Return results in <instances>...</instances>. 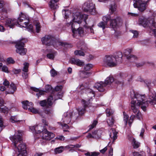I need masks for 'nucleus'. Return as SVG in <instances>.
<instances>
[{
	"label": "nucleus",
	"instance_id": "1",
	"mask_svg": "<svg viewBox=\"0 0 156 156\" xmlns=\"http://www.w3.org/2000/svg\"><path fill=\"white\" fill-rule=\"evenodd\" d=\"M134 97L135 99L132 100L131 105V111H132L135 115H131L129 121V126H130L133 122L134 118L136 117L139 120L142 119V115L140 112L138 110V108L141 105V108L143 110L145 111L146 110V108L148 106V103L149 100L145 101L146 98L144 95H142L139 94L134 93Z\"/></svg>",
	"mask_w": 156,
	"mask_h": 156
},
{
	"label": "nucleus",
	"instance_id": "2",
	"mask_svg": "<svg viewBox=\"0 0 156 156\" xmlns=\"http://www.w3.org/2000/svg\"><path fill=\"white\" fill-rule=\"evenodd\" d=\"M132 76L131 74H128L126 73H121L120 76L117 80H114L112 76H109L105 80V82H100L99 83H96L95 87L100 92H103L105 90L104 87L108 84H110L113 81L117 84L123 85L124 80L129 82L132 80Z\"/></svg>",
	"mask_w": 156,
	"mask_h": 156
},
{
	"label": "nucleus",
	"instance_id": "3",
	"mask_svg": "<svg viewBox=\"0 0 156 156\" xmlns=\"http://www.w3.org/2000/svg\"><path fill=\"white\" fill-rule=\"evenodd\" d=\"M87 18L88 15L81 14L80 12H77L73 13L72 22L67 23V25L68 27L71 26L73 37H76L75 35L77 33L80 36L83 35L84 31L83 29L81 27L76 28L75 25L77 23H80L83 20L87 24L86 20Z\"/></svg>",
	"mask_w": 156,
	"mask_h": 156
},
{
	"label": "nucleus",
	"instance_id": "4",
	"mask_svg": "<svg viewBox=\"0 0 156 156\" xmlns=\"http://www.w3.org/2000/svg\"><path fill=\"white\" fill-rule=\"evenodd\" d=\"M21 136V132L18 130L17 133H16L14 136L10 137V138L18 149L19 153L17 156H27L26 144L22 141Z\"/></svg>",
	"mask_w": 156,
	"mask_h": 156
},
{
	"label": "nucleus",
	"instance_id": "5",
	"mask_svg": "<svg viewBox=\"0 0 156 156\" xmlns=\"http://www.w3.org/2000/svg\"><path fill=\"white\" fill-rule=\"evenodd\" d=\"M119 64V60L112 55H106L103 59V65L106 67H112Z\"/></svg>",
	"mask_w": 156,
	"mask_h": 156
},
{
	"label": "nucleus",
	"instance_id": "6",
	"mask_svg": "<svg viewBox=\"0 0 156 156\" xmlns=\"http://www.w3.org/2000/svg\"><path fill=\"white\" fill-rule=\"evenodd\" d=\"M83 9L84 11L92 15L95 14L96 12L95 4L92 0H89L85 2L83 5Z\"/></svg>",
	"mask_w": 156,
	"mask_h": 156
},
{
	"label": "nucleus",
	"instance_id": "7",
	"mask_svg": "<svg viewBox=\"0 0 156 156\" xmlns=\"http://www.w3.org/2000/svg\"><path fill=\"white\" fill-rule=\"evenodd\" d=\"M87 92L88 93L87 95L89 97H90V99H89V101H87L83 100H82L84 107L82 108L80 107L78 108L77 110L79 115H82L84 113L85 111V108L87 107L88 105L90 104V102L89 101L92 100V98L94 96V92L92 90L90 89H88Z\"/></svg>",
	"mask_w": 156,
	"mask_h": 156
},
{
	"label": "nucleus",
	"instance_id": "8",
	"mask_svg": "<svg viewBox=\"0 0 156 156\" xmlns=\"http://www.w3.org/2000/svg\"><path fill=\"white\" fill-rule=\"evenodd\" d=\"M26 41L22 39L17 41L16 43V51L17 53L22 55H25L27 52V50L24 48V43Z\"/></svg>",
	"mask_w": 156,
	"mask_h": 156
},
{
	"label": "nucleus",
	"instance_id": "9",
	"mask_svg": "<svg viewBox=\"0 0 156 156\" xmlns=\"http://www.w3.org/2000/svg\"><path fill=\"white\" fill-rule=\"evenodd\" d=\"M133 6L134 8H138V9L141 12L144 11L146 9V5L148 0H133Z\"/></svg>",
	"mask_w": 156,
	"mask_h": 156
},
{
	"label": "nucleus",
	"instance_id": "10",
	"mask_svg": "<svg viewBox=\"0 0 156 156\" xmlns=\"http://www.w3.org/2000/svg\"><path fill=\"white\" fill-rule=\"evenodd\" d=\"M3 84L5 87L9 88L8 91H6V94H12L16 90V87L15 84L12 83L10 84L9 82L7 79H5L3 82Z\"/></svg>",
	"mask_w": 156,
	"mask_h": 156
},
{
	"label": "nucleus",
	"instance_id": "11",
	"mask_svg": "<svg viewBox=\"0 0 156 156\" xmlns=\"http://www.w3.org/2000/svg\"><path fill=\"white\" fill-rule=\"evenodd\" d=\"M23 21H25L23 23V24L25 25V26L21 25L20 26H22L23 27H27L28 24V22H29V17L27 15L21 12L20 14L19 15V17L18 18L17 21L19 23V22H23Z\"/></svg>",
	"mask_w": 156,
	"mask_h": 156
},
{
	"label": "nucleus",
	"instance_id": "12",
	"mask_svg": "<svg viewBox=\"0 0 156 156\" xmlns=\"http://www.w3.org/2000/svg\"><path fill=\"white\" fill-rule=\"evenodd\" d=\"M54 40V37L49 35H46L41 39L43 44L47 46L51 45L52 42Z\"/></svg>",
	"mask_w": 156,
	"mask_h": 156
},
{
	"label": "nucleus",
	"instance_id": "13",
	"mask_svg": "<svg viewBox=\"0 0 156 156\" xmlns=\"http://www.w3.org/2000/svg\"><path fill=\"white\" fill-rule=\"evenodd\" d=\"M132 51L131 49L127 48L124 50L123 55L126 57V58L130 60L133 61L137 59V57L135 55H132L130 53Z\"/></svg>",
	"mask_w": 156,
	"mask_h": 156
},
{
	"label": "nucleus",
	"instance_id": "14",
	"mask_svg": "<svg viewBox=\"0 0 156 156\" xmlns=\"http://www.w3.org/2000/svg\"><path fill=\"white\" fill-rule=\"evenodd\" d=\"M17 24L21 26V24L19 23V22L16 19L8 18L5 21V26L11 28H12L15 25Z\"/></svg>",
	"mask_w": 156,
	"mask_h": 156
},
{
	"label": "nucleus",
	"instance_id": "15",
	"mask_svg": "<svg viewBox=\"0 0 156 156\" xmlns=\"http://www.w3.org/2000/svg\"><path fill=\"white\" fill-rule=\"evenodd\" d=\"M42 134V139L46 140H50L55 136V135L54 133L48 131L47 129H44L43 130Z\"/></svg>",
	"mask_w": 156,
	"mask_h": 156
},
{
	"label": "nucleus",
	"instance_id": "16",
	"mask_svg": "<svg viewBox=\"0 0 156 156\" xmlns=\"http://www.w3.org/2000/svg\"><path fill=\"white\" fill-rule=\"evenodd\" d=\"M111 18L110 15L104 16L102 18L103 21H101L98 24V26L102 28L103 30L105 29L106 26L107 25L108 22Z\"/></svg>",
	"mask_w": 156,
	"mask_h": 156
},
{
	"label": "nucleus",
	"instance_id": "17",
	"mask_svg": "<svg viewBox=\"0 0 156 156\" xmlns=\"http://www.w3.org/2000/svg\"><path fill=\"white\" fill-rule=\"evenodd\" d=\"M30 129L34 133H40L43 131V127L41 125L39 124L36 126L30 127Z\"/></svg>",
	"mask_w": 156,
	"mask_h": 156
},
{
	"label": "nucleus",
	"instance_id": "18",
	"mask_svg": "<svg viewBox=\"0 0 156 156\" xmlns=\"http://www.w3.org/2000/svg\"><path fill=\"white\" fill-rule=\"evenodd\" d=\"M53 98V97L52 96H50L48 98L47 101L45 100L41 101L39 102V104L42 107L46 106L47 104L49 106H51L52 105V100Z\"/></svg>",
	"mask_w": 156,
	"mask_h": 156
},
{
	"label": "nucleus",
	"instance_id": "19",
	"mask_svg": "<svg viewBox=\"0 0 156 156\" xmlns=\"http://www.w3.org/2000/svg\"><path fill=\"white\" fill-rule=\"evenodd\" d=\"M72 115L71 112H65L63 115L62 120L63 122L68 124L70 122V119Z\"/></svg>",
	"mask_w": 156,
	"mask_h": 156
},
{
	"label": "nucleus",
	"instance_id": "20",
	"mask_svg": "<svg viewBox=\"0 0 156 156\" xmlns=\"http://www.w3.org/2000/svg\"><path fill=\"white\" fill-rule=\"evenodd\" d=\"M81 47V50H76L74 53L76 55H79L80 56H84L85 55V52L87 51V48L84 47V45H82Z\"/></svg>",
	"mask_w": 156,
	"mask_h": 156
},
{
	"label": "nucleus",
	"instance_id": "21",
	"mask_svg": "<svg viewBox=\"0 0 156 156\" xmlns=\"http://www.w3.org/2000/svg\"><path fill=\"white\" fill-rule=\"evenodd\" d=\"M70 62L73 64L79 66H83L84 62L79 59L72 58L70 59Z\"/></svg>",
	"mask_w": 156,
	"mask_h": 156
},
{
	"label": "nucleus",
	"instance_id": "22",
	"mask_svg": "<svg viewBox=\"0 0 156 156\" xmlns=\"http://www.w3.org/2000/svg\"><path fill=\"white\" fill-rule=\"evenodd\" d=\"M138 24L144 27L149 26L148 20L146 18L143 17L139 18Z\"/></svg>",
	"mask_w": 156,
	"mask_h": 156
},
{
	"label": "nucleus",
	"instance_id": "23",
	"mask_svg": "<svg viewBox=\"0 0 156 156\" xmlns=\"http://www.w3.org/2000/svg\"><path fill=\"white\" fill-rule=\"evenodd\" d=\"M110 137L112 139V142H114L117 138V135L118 134V132L115 129L112 128L110 130Z\"/></svg>",
	"mask_w": 156,
	"mask_h": 156
},
{
	"label": "nucleus",
	"instance_id": "24",
	"mask_svg": "<svg viewBox=\"0 0 156 156\" xmlns=\"http://www.w3.org/2000/svg\"><path fill=\"white\" fill-rule=\"evenodd\" d=\"M52 44L51 45H53L55 48L57 49L58 48V47L59 46H65L66 44L62 42L58 41L55 38V40L52 42Z\"/></svg>",
	"mask_w": 156,
	"mask_h": 156
},
{
	"label": "nucleus",
	"instance_id": "25",
	"mask_svg": "<svg viewBox=\"0 0 156 156\" xmlns=\"http://www.w3.org/2000/svg\"><path fill=\"white\" fill-rule=\"evenodd\" d=\"M59 0H50L49 5L51 9L55 10L58 8V6L56 3L58 2Z\"/></svg>",
	"mask_w": 156,
	"mask_h": 156
},
{
	"label": "nucleus",
	"instance_id": "26",
	"mask_svg": "<svg viewBox=\"0 0 156 156\" xmlns=\"http://www.w3.org/2000/svg\"><path fill=\"white\" fill-rule=\"evenodd\" d=\"M80 77L82 78H85L88 77L91 74L90 72L82 71H80L79 73Z\"/></svg>",
	"mask_w": 156,
	"mask_h": 156
},
{
	"label": "nucleus",
	"instance_id": "27",
	"mask_svg": "<svg viewBox=\"0 0 156 156\" xmlns=\"http://www.w3.org/2000/svg\"><path fill=\"white\" fill-rule=\"evenodd\" d=\"M48 53L47 55V58L51 59H54L55 55L56 54V52L52 49L47 50Z\"/></svg>",
	"mask_w": 156,
	"mask_h": 156
},
{
	"label": "nucleus",
	"instance_id": "28",
	"mask_svg": "<svg viewBox=\"0 0 156 156\" xmlns=\"http://www.w3.org/2000/svg\"><path fill=\"white\" fill-rule=\"evenodd\" d=\"M118 18L115 19H110V27L114 29L117 26V20H118Z\"/></svg>",
	"mask_w": 156,
	"mask_h": 156
},
{
	"label": "nucleus",
	"instance_id": "29",
	"mask_svg": "<svg viewBox=\"0 0 156 156\" xmlns=\"http://www.w3.org/2000/svg\"><path fill=\"white\" fill-rule=\"evenodd\" d=\"M93 138H99L101 135V131L100 130H95L92 132Z\"/></svg>",
	"mask_w": 156,
	"mask_h": 156
},
{
	"label": "nucleus",
	"instance_id": "30",
	"mask_svg": "<svg viewBox=\"0 0 156 156\" xmlns=\"http://www.w3.org/2000/svg\"><path fill=\"white\" fill-rule=\"evenodd\" d=\"M31 88L34 91L37 92H38V93L36 94V95L38 97L40 96L41 95H43L45 92L44 91L40 90L39 89L35 87H31Z\"/></svg>",
	"mask_w": 156,
	"mask_h": 156
},
{
	"label": "nucleus",
	"instance_id": "31",
	"mask_svg": "<svg viewBox=\"0 0 156 156\" xmlns=\"http://www.w3.org/2000/svg\"><path fill=\"white\" fill-rule=\"evenodd\" d=\"M123 56L122 53L121 51H118L116 55L114 57L116 58V59L119 60V63L121 62V59L122 56Z\"/></svg>",
	"mask_w": 156,
	"mask_h": 156
},
{
	"label": "nucleus",
	"instance_id": "32",
	"mask_svg": "<svg viewBox=\"0 0 156 156\" xmlns=\"http://www.w3.org/2000/svg\"><path fill=\"white\" fill-rule=\"evenodd\" d=\"M149 99V102L151 104L154 105L156 104V93L154 97L153 96H150Z\"/></svg>",
	"mask_w": 156,
	"mask_h": 156
},
{
	"label": "nucleus",
	"instance_id": "33",
	"mask_svg": "<svg viewBox=\"0 0 156 156\" xmlns=\"http://www.w3.org/2000/svg\"><path fill=\"white\" fill-rule=\"evenodd\" d=\"M107 123L109 126H112L114 123V120L113 117L110 118L107 120Z\"/></svg>",
	"mask_w": 156,
	"mask_h": 156
},
{
	"label": "nucleus",
	"instance_id": "34",
	"mask_svg": "<svg viewBox=\"0 0 156 156\" xmlns=\"http://www.w3.org/2000/svg\"><path fill=\"white\" fill-rule=\"evenodd\" d=\"M34 23L36 26V32L39 33L41 30V25L40 23L37 21H35L34 22Z\"/></svg>",
	"mask_w": 156,
	"mask_h": 156
},
{
	"label": "nucleus",
	"instance_id": "35",
	"mask_svg": "<svg viewBox=\"0 0 156 156\" xmlns=\"http://www.w3.org/2000/svg\"><path fill=\"white\" fill-rule=\"evenodd\" d=\"M28 110L31 112L35 114H38L43 116V115L41 114L39 110L36 109L34 108H29Z\"/></svg>",
	"mask_w": 156,
	"mask_h": 156
},
{
	"label": "nucleus",
	"instance_id": "36",
	"mask_svg": "<svg viewBox=\"0 0 156 156\" xmlns=\"http://www.w3.org/2000/svg\"><path fill=\"white\" fill-rule=\"evenodd\" d=\"M64 147L61 146L56 148L55 150V154H59L62 153V149H64Z\"/></svg>",
	"mask_w": 156,
	"mask_h": 156
},
{
	"label": "nucleus",
	"instance_id": "37",
	"mask_svg": "<svg viewBox=\"0 0 156 156\" xmlns=\"http://www.w3.org/2000/svg\"><path fill=\"white\" fill-rule=\"evenodd\" d=\"M29 64L27 62H25L23 63V67L22 71L23 72H28V68Z\"/></svg>",
	"mask_w": 156,
	"mask_h": 156
},
{
	"label": "nucleus",
	"instance_id": "38",
	"mask_svg": "<svg viewBox=\"0 0 156 156\" xmlns=\"http://www.w3.org/2000/svg\"><path fill=\"white\" fill-rule=\"evenodd\" d=\"M114 112L112 109L107 108L106 110V113L107 116H112Z\"/></svg>",
	"mask_w": 156,
	"mask_h": 156
},
{
	"label": "nucleus",
	"instance_id": "39",
	"mask_svg": "<svg viewBox=\"0 0 156 156\" xmlns=\"http://www.w3.org/2000/svg\"><path fill=\"white\" fill-rule=\"evenodd\" d=\"M132 144L133 147L135 148H137L140 145V143L136 142L135 139H133Z\"/></svg>",
	"mask_w": 156,
	"mask_h": 156
},
{
	"label": "nucleus",
	"instance_id": "40",
	"mask_svg": "<svg viewBox=\"0 0 156 156\" xmlns=\"http://www.w3.org/2000/svg\"><path fill=\"white\" fill-rule=\"evenodd\" d=\"M75 147L74 145L70 144L64 147V149L66 150H69V151H71L73 148Z\"/></svg>",
	"mask_w": 156,
	"mask_h": 156
},
{
	"label": "nucleus",
	"instance_id": "41",
	"mask_svg": "<svg viewBox=\"0 0 156 156\" xmlns=\"http://www.w3.org/2000/svg\"><path fill=\"white\" fill-rule=\"evenodd\" d=\"M93 67L92 64H87L84 67V69L86 71H89Z\"/></svg>",
	"mask_w": 156,
	"mask_h": 156
},
{
	"label": "nucleus",
	"instance_id": "42",
	"mask_svg": "<svg viewBox=\"0 0 156 156\" xmlns=\"http://www.w3.org/2000/svg\"><path fill=\"white\" fill-rule=\"evenodd\" d=\"M3 107H0V112L5 113L7 112L9 109L8 108H7L6 106H4L3 105Z\"/></svg>",
	"mask_w": 156,
	"mask_h": 156
},
{
	"label": "nucleus",
	"instance_id": "43",
	"mask_svg": "<svg viewBox=\"0 0 156 156\" xmlns=\"http://www.w3.org/2000/svg\"><path fill=\"white\" fill-rule=\"evenodd\" d=\"M110 9L111 10V12L112 13L116 10V5L115 3H114L113 4L111 5Z\"/></svg>",
	"mask_w": 156,
	"mask_h": 156
},
{
	"label": "nucleus",
	"instance_id": "44",
	"mask_svg": "<svg viewBox=\"0 0 156 156\" xmlns=\"http://www.w3.org/2000/svg\"><path fill=\"white\" fill-rule=\"evenodd\" d=\"M10 121L12 123L17 122L19 121L18 120L16 116H12L10 119Z\"/></svg>",
	"mask_w": 156,
	"mask_h": 156
},
{
	"label": "nucleus",
	"instance_id": "45",
	"mask_svg": "<svg viewBox=\"0 0 156 156\" xmlns=\"http://www.w3.org/2000/svg\"><path fill=\"white\" fill-rule=\"evenodd\" d=\"M5 128L3 125L2 119L1 116H0V132Z\"/></svg>",
	"mask_w": 156,
	"mask_h": 156
},
{
	"label": "nucleus",
	"instance_id": "46",
	"mask_svg": "<svg viewBox=\"0 0 156 156\" xmlns=\"http://www.w3.org/2000/svg\"><path fill=\"white\" fill-rule=\"evenodd\" d=\"M1 69L2 71L6 73H9V71L8 70V68L5 65H4L3 66H2Z\"/></svg>",
	"mask_w": 156,
	"mask_h": 156
},
{
	"label": "nucleus",
	"instance_id": "47",
	"mask_svg": "<svg viewBox=\"0 0 156 156\" xmlns=\"http://www.w3.org/2000/svg\"><path fill=\"white\" fill-rule=\"evenodd\" d=\"M98 123V121L96 120H94L92 124L90 125L89 126V129H91L93 128Z\"/></svg>",
	"mask_w": 156,
	"mask_h": 156
},
{
	"label": "nucleus",
	"instance_id": "48",
	"mask_svg": "<svg viewBox=\"0 0 156 156\" xmlns=\"http://www.w3.org/2000/svg\"><path fill=\"white\" fill-rule=\"evenodd\" d=\"M123 114L124 115V121L125 122V124L126 125L127 124V122L129 116L125 114V113L124 112H123Z\"/></svg>",
	"mask_w": 156,
	"mask_h": 156
},
{
	"label": "nucleus",
	"instance_id": "49",
	"mask_svg": "<svg viewBox=\"0 0 156 156\" xmlns=\"http://www.w3.org/2000/svg\"><path fill=\"white\" fill-rule=\"evenodd\" d=\"M27 103H28V101H23L22 102L23 104V107L25 109H27L28 108Z\"/></svg>",
	"mask_w": 156,
	"mask_h": 156
},
{
	"label": "nucleus",
	"instance_id": "50",
	"mask_svg": "<svg viewBox=\"0 0 156 156\" xmlns=\"http://www.w3.org/2000/svg\"><path fill=\"white\" fill-rule=\"evenodd\" d=\"M45 113L47 115H51L52 114V111L50 109H47L44 111Z\"/></svg>",
	"mask_w": 156,
	"mask_h": 156
},
{
	"label": "nucleus",
	"instance_id": "51",
	"mask_svg": "<svg viewBox=\"0 0 156 156\" xmlns=\"http://www.w3.org/2000/svg\"><path fill=\"white\" fill-rule=\"evenodd\" d=\"M7 62L9 64H13L15 63V61L12 58L9 57L7 59Z\"/></svg>",
	"mask_w": 156,
	"mask_h": 156
},
{
	"label": "nucleus",
	"instance_id": "52",
	"mask_svg": "<svg viewBox=\"0 0 156 156\" xmlns=\"http://www.w3.org/2000/svg\"><path fill=\"white\" fill-rule=\"evenodd\" d=\"M87 31L90 33L94 34V31L93 29L91 27H88L87 29Z\"/></svg>",
	"mask_w": 156,
	"mask_h": 156
},
{
	"label": "nucleus",
	"instance_id": "53",
	"mask_svg": "<svg viewBox=\"0 0 156 156\" xmlns=\"http://www.w3.org/2000/svg\"><path fill=\"white\" fill-rule=\"evenodd\" d=\"M145 86H147L149 88V87L151 84V82L150 80H146L144 82Z\"/></svg>",
	"mask_w": 156,
	"mask_h": 156
},
{
	"label": "nucleus",
	"instance_id": "54",
	"mask_svg": "<svg viewBox=\"0 0 156 156\" xmlns=\"http://www.w3.org/2000/svg\"><path fill=\"white\" fill-rule=\"evenodd\" d=\"M150 23L151 25L154 27H155L156 26V22L154 20H153L151 19L149 21V24Z\"/></svg>",
	"mask_w": 156,
	"mask_h": 156
},
{
	"label": "nucleus",
	"instance_id": "55",
	"mask_svg": "<svg viewBox=\"0 0 156 156\" xmlns=\"http://www.w3.org/2000/svg\"><path fill=\"white\" fill-rule=\"evenodd\" d=\"M150 23L151 25L154 27H155L156 26V22L154 20H153L151 19L149 21V24Z\"/></svg>",
	"mask_w": 156,
	"mask_h": 156
},
{
	"label": "nucleus",
	"instance_id": "56",
	"mask_svg": "<svg viewBox=\"0 0 156 156\" xmlns=\"http://www.w3.org/2000/svg\"><path fill=\"white\" fill-rule=\"evenodd\" d=\"M62 87V86H57L55 87V90L56 91H59L61 90Z\"/></svg>",
	"mask_w": 156,
	"mask_h": 156
},
{
	"label": "nucleus",
	"instance_id": "57",
	"mask_svg": "<svg viewBox=\"0 0 156 156\" xmlns=\"http://www.w3.org/2000/svg\"><path fill=\"white\" fill-rule=\"evenodd\" d=\"M50 73L51 74V76H54L57 74L56 71L54 69H52L50 71Z\"/></svg>",
	"mask_w": 156,
	"mask_h": 156
},
{
	"label": "nucleus",
	"instance_id": "58",
	"mask_svg": "<svg viewBox=\"0 0 156 156\" xmlns=\"http://www.w3.org/2000/svg\"><path fill=\"white\" fill-rule=\"evenodd\" d=\"M22 76L23 79H27L28 76V74L27 73V72H24L23 73H22Z\"/></svg>",
	"mask_w": 156,
	"mask_h": 156
},
{
	"label": "nucleus",
	"instance_id": "59",
	"mask_svg": "<svg viewBox=\"0 0 156 156\" xmlns=\"http://www.w3.org/2000/svg\"><path fill=\"white\" fill-rule=\"evenodd\" d=\"M28 30L30 32H33L34 30L33 29V26L32 25L30 24L27 27Z\"/></svg>",
	"mask_w": 156,
	"mask_h": 156
},
{
	"label": "nucleus",
	"instance_id": "60",
	"mask_svg": "<svg viewBox=\"0 0 156 156\" xmlns=\"http://www.w3.org/2000/svg\"><path fill=\"white\" fill-rule=\"evenodd\" d=\"M64 12H65V13H64L65 14V18L67 19L68 17L69 14L68 13H70V12H69V11L68 10L67 11H66V10H64L63 11V13Z\"/></svg>",
	"mask_w": 156,
	"mask_h": 156
},
{
	"label": "nucleus",
	"instance_id": "61",
	"mask_svg": "<svg viewBox=\"0 0 156 156\" xmlns=\"http://www.w3.org/2000/svg\"><path fill=\"white\" fill-rule=\"evenodd\" d=\"M113 149L112 147H110L109 150L108 156H112L113 155Z\"/></svg>",
	"mask_w": 156,
	"mask_h": 156
},
{
	"label": "nucleus",
	"instance_id": "62",
	"mask_svg": "<svg viewBox=\"0 0 156 156\" xmlns=\"http://www.w3.org/2000/svg\"><path fill=\"white\" fill-rule=\"evenodd\" d=\"M131 31L132 33L133 34V37L134 38H136L138 36V34L136 31L132 30Z\"/></svg>",
	"mask_w": 156,
	"mask_h": 156
},
{
	"label": "nucleus",
	"instance_id": "63",
	"mask_svg": "<svg viewBox=\"0 0 156 156\" xmlns=\"http://www.w3.org/2000/svg\"><path fill=\"white\" fill-rule=\"evenodd\" d=\"M145 64V63L143 62H141L140 63H136V66L137 67H139L143 66Z\"/></svg>",
	"mask_w": 156,
	"mask_h": 156
},
{
	"label": "nucleus",
	"instance_id": "64",
	"mask_svg": "<svg viewBox=\"0 0 156 156\" xmlns=\"http://www.w3.org/2000/svg\"><path fill=\"white\" fill-rule=\"evenodd\" d=\"M128 15L129 17L131 16H138L137 14H135L133 13L129 12L128 13Z\"/></svg>",
	"mask_w": 156,
	"mask_h": 156
}]
</instances>
